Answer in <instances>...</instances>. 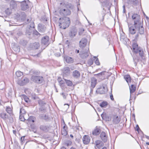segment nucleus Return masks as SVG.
Wrapping results in <instances>:
<instances>
[{
    "mask_svg": "<svg viewBox=\"0 0 149 149\" xmlns=\"http://www.w3.org/2000/svg\"><path fill=\"white\" fill-rule=\"evenodd\" d=\"M131 49L134 53L132 57L135 65L136 66L137 63L141 60L140 57L142 58L144 56L143 49L142 47L139 46L138 44L136 42L133 43Z\"/></svg>",
    "mask_w": 149,
    "mask_h": 149,
    "instance_id": "1",
    "label": "nucleus"
},
{
    "mask_svg": "<svg viewBox=\"0 0 149 149\" xmlns=\"http://www.w3.org/2000/svg\"><path fill=\"white\" fill-rule=\"evenodd\" d=\"M65 8L60 9L59 13L62 15H69L71 13V10L73 9L74 6L70 3H66L65 4Z\"/></svg>",
    "mask_w": 149,
    "mask_h": 149,
    "instance_id": "2",
    "label": "nucleus"
},
{
    "mask_svg": "<svg viewBox=\"0 0 149 149\" xmlns=\"http://www.w3.org/2000/svg\"><path fill=\"white\" fill-rule=\"evenodd\" d=\"M59 27L61 29H65L68 27L70 24V19L68 17H64L59 19Z\"/></svg>",
    "mask_w": 149,
    "mask_h": 149,
    "instance_id": "3",
    "label": "nucleus"
},
{
    "mask_svg": "<svg viewBox=\"0 0 149 149\" xmlns=\"http://www.w3.org/2000/svg\"><path fill=\"white\" fill-rule=\"evenodd\" d=\"M132 18L134 21V25L135 27L139 26L141 24L140 22V16L137 14H134L132 16Z\"/></svg>",
    "mask_w": 149,
    "mask_h": 149,
    "instance_id": "4",
    "label": "nucleus"
},
{
    "mask_svg": "<svg viewBox=\"0 0 149 149\" xmlns=\"http://www.w3.org/2000/svg\"><path fill=\"white\" fill-rule=\"evenodd\" d=\"M31 79L33 81L39 84L42 82L43 80L42 77L40 76H33L31 77Z\"/></svg>",
    "mask_w": 149,
    "mask_h": 149,
    "instance_id": "5",
    "label": "nucleus"
},
{
    "mask_svg": "<svg viewBox=\"0 0 149 149\" xmlns=\"http://www.w3.org/2000/svg\"><path fill=\"white\" fill-rule=\"evenodd\" d=\"M29 1L28 0L27 1H23L21 3V9L22 10H25L28 9L29 7Z\"/></svg>",
    "mask_w": 149,
    "mask_h": 149,
    "instance_id": "6",
    "label": "nucleus"
},
{
    "mask_svg": "<svg viewBox=\"0 0 149 149\" xmlns=\"http://www.w3.org/2000/svg\"><path fill=\"white\" fill-rule=\"evenodd\" d=\"M107 91V88L106 86H101L97 89L96 92L100 94H103L105 93Z\"/></svg>",
    "mask_w": 149,
    "mask_h": 149,
    "instance_id": "7",
    "label": "nucleus"
},
{
    "mask_svg": "<svg viewBox=\"0 0 149 149\" xmlns=\"http://www.w3.org/2000/svg\"><path fill=\"white\" fill-rule=\"evenodd\" d=\"M49 37L48 36H46L42 38L41 42L42 44L48 46L49 44Z\"/></svg>",
    "mask_w": 149,
    "mask_h": 149,
    "instance_id": "8",
    "label": "nucleus"
},
{
    "mask_svg": "<svg viewBox=\"0 0 149 149\" xmlns=\"http://www.w3.org/2000/svg\"><path fill=\"white\" fill-rule=\"evenodd\" d=\"M89 48H87V49L85 50V51L83 50L79 54L80 57L82 58L87 57L88 56V52L89 51Z\"/></svg>",
    "mask_w": 149,
    "mask_h": 149,
    "instance_id": "9",
    "label": "nucleus"
},
{
    "mask_svg": "<svg viewBox=\"0 0 149 149\" xmlns=\"http://www.w3.org/2000/svg\"><path fill=\"white\" fill-rule=\"evenodd\" d=\"M87 42V40L85 38H83L79 42V46L81 48H83L86 45Z\"/></svg>",
    "mask_w": 149,
    "mask_h": 149,
    "instance_id": "10",
    "label": "nucleus"
},
{
    "mask_svg": "<svg viewBox=\"0 0 149 149\" xmlns=\"http://www.w3.org/2000/svg\"><path fill=\"white\" fill-rule=\"evenodd\" d=\"M129 27L130 33L131 34H134L136 33V29L138 28V26H137L136 27H135L134 25L130 27L129 26Z\"/></svg>",
    "mask_w": 149,
    "mask_h": 149,
    "instance_id": "11",
    "label": "nucleus"
},
{
    "mask_svg": "<svg viewBox=\"0 0 149 149\" xmlns=\"http://www.w3.org/2000/svg\"><path fill=\"white\" fill-rule=\"evenodd\" d=\"M72 76L75 79H79L80 76V73L77 70H75L72 72Z\"/></svg>",
    "mask_w": 149,
    "mask_h": 149,
    "instance_id": "12",
    "label": "nucleus"
},
{
    "mask_svg": "<svg viewBox=\"0 0 149 149\" xmlns=\"http://www.w3.org/2000/svg\"><path fill=\"white\" fill-rule=\"evenodd\" d=\"M46 29L45 26L42 24H40L38 26V30L39 32H44Z\"/></svg>",
    "mask_w": 149,
    "mask_h": 149,
    "instance_id": "13",
    "label": "nucleus"
},
{
    "mask_svg": "<svg viewBox=\"0 0 149 149\" xmlns=\"http://www.w3.org/2000/svg\"><path fill=\"white\" fill-rule=\"evenodd\" d=\"M100 137L102 141L104 142H106L107 140V136L105 132H102L100 134Z\"/></svg>",
    "mask_w": 149,
    "mask_h": 149,
    "instance_id": "14",
    "label": "nucleus"
},
{
    "mask_svg": "<svg viewBox=\"0 0 149 149\" xmlns=\"http://www.w3.org/2000/svg\"><path fill=\"white\" fill-rule=\"evenodd\" d=\"M82 140L84 144H87L90 142V138L88 136L85 135L83 137Z\"/></svg>",
    "mask_w": 149,
    "mask_h": 149,
    "instance_id": "15",
    "label": "nucleus"
},
{
    "mask_svg": "<svg viewBox=\"0 0 149 149\" xmlns=\"http://www.w3.org/2000/svg\"><path fill=\"white\" fill-rule=\"evenodd\" d=\"M40 129L42 131L47 132L49 131V129L48 126L45 125H40Z\"/></svg>",
    "mask_w": 149,
    "mask_h": 149,
    "instance_id": "16",
    "label": "nucleus"
},
{
    "mask_svg": "<svg viewBox=\"0 0 149 149\" xmlns=\"http://www.w3.org/2000/svg\"><path fill=\"white\" fill-rule=\"evenodd\" d=\"M29 81V79L25 77L22 81H19L18 84L21 86H23L28 83Z\"/></svg>",
    "mask_w": 149,
    "mask_h": 149,
    "instance_id": "17",
    "label": "nucleus"
},
{
    "mask_svg": "<svg viewBox=\"0 0 149 149\" xmlns=\"http://www.w3.org/2000/svg\"><path fill=\"white\" fill-rule=\"evenodd\" d=\"M97 83V80L94 78L91 79V90H93V89L95 87Z\"/></svg>",
    "mask_w": 149,
    "mask_h": 149,
    "instance_id": "18",
    "label": "nucleus"
},
{
    "mask_svg": "<svg viewBox=\"0 0 149 149\" xmlns=\"http://www.w3.org/2000/svg\"><path fill=\"white\" fill-rule=\"evenodd\" d=\"M101 116L102 119L106 121H109L111 120V117L107 116L105 113H103L101 115Z\"/></svg>",
    "mask_w": 149,
    "mask_h": 149,
    "instance_id": "19",
    "label": "nucleus"
},
{
    "mask_svg": "<svg viewBox=\"0 0 149 149\" xmlns=\"http://www.w3.org/2000/svg\"><path fill=\"white\" fill-rule=\"evenodd\" d=\"M120 118L118 116H114L113 118V121L114 124H117L119 123Z\"/></svg>",
    "mask_w": 149,
    "mask_h": 149,
    "instance_id": "20",
    "label": "nucleus"
},
{
    "mask_svg": "<svg viewBox=\"0 0 149 149\" xmlns=\"http://www.w3.org/2000/svg\"><path fill=\"white\" fill-rule=\"evenodd\" d=\"M138 29L139 33L141 34H143L144 33V29L143 26L141 25V24L139 25V26H138V28H137Z\"/></svg>",
    "mask_w": 149,
    "mask_h": 149,
    "instance_id": "21",
    "label": "nucleus"
},
{
    "mask_svg": "<svg viewBox=\"0 0 149 149\" xmlns=\"http://www.w3.org/2000/svg\"><path fill=\"white\" fill-rule=\"evenodd\" d=\"M77 33L76 31L74 30H72L69 33L70 36L73 38L74 37Z\"/></svg>",
    "mask_w": 149,
    "mask_h": 149,
    "instance_id": "22",
    "label": "nucleus"
},
{
    "mask_svg": "<svg viewBox=\"0 0 149 149\" xmlns=\"http://www.w3.org/2000/svg\"><path fill=\"white\" fill-rule=\"evenodd\" d=\"M10 6L13 9L16 8L17 6L16 2L14 0H11L10 2Z\"/></svg>",
    "mask_w": 149,
    "mask_h": 149,
    "instance_id": "23",
    "label": "nucleus"
},
{
    "mask_svg": "<svg viewBox=\"0 0 149 149\" xmlns=\"http://www.w3.org/2000/svg\"><path fill=\"white\" fill-rule=\"evenodd\" d=\"M130 97H131L132 94L135 91L136 88L133 85H132L130 87Z\"/></svg>",
    "mask_w": 149,
    "mask_h": 149,
    "instance_id": "24",
    "label": "nucleus"
},
{
    "mask_svg": "<svg viewBox=\"0 0 149 149\" xmlns=\"http://www.w3.org/2000/svg\"><path fill=\"white\" fill-rule=\"evenodd\" d=\"M0 116L4 120L8 118V116L4 112L0 113Z\"/></svg>",
    "mask_w": 149,
    "mask_h": 149,
    "instance_id": "25",
    "label": "nucleus"
},
{
    "mask_svg": "<svg viewBox=\"0 0 149 149\" xmlns=\"http://www.w3.org/2000/svg\"><path fill=\"white\" fill-rule=\"evenodd\" d=\"M66 61L69 63H72L73 62V59L69 56H67L65 58Z\"/></svg>",
    "mask_w": 149,
    "mask_h": 149,
    "instance_id": "26",
    "label": "nucleus"
},
{
    "mask_svg": "<svg viewBox=\"0 0 149 149\" xmlns=\"http://www.w3.org/2000/svg\"><path fill=\"white\" fill-rule=\"evenodd\" d=\"M124 78L128 84L130 83L131 81V78L130 75H126L124 76Z\"/></svg>",
    "mask_w": 149,
    "mask_h": 149,
    "instance_id": "27",
    "label": "nucleus"
},
{
    "mask_svg": "<svg viewBox=\"0 0 149 149\" xmlns=\"http://www.w3.org/2000/svg\"><path fill=\"white\" fill-rule=\"evenodd\" d=\"M70 70L69 67H66L64 68L63 73L66 75H68L70 73Z\"/></svg>",
    "mask_w": 149,
    "mask_h": 149,
    "instance_id": "28",
    "label": "nucleus"
},
{
    "mask_svg": "<svg viewBox=\"0 0 149 149\" xmlns=\"http://www.w3.org/2000/svg\"><path fill=\"white\" fill-rule=\"evenodd\" d=\"M100 132V129L98 128H96L92 132L93 135H96L99 134Z\"/></svg>",
    "mask_w": 149,
    "mask_h": 149,
    "instance_id": "29",
    "label": "nucleus"
},
{
    "mask_svg": "<svg viewBox=\"0 0 149 149\" xmlns=\"http://www.w3.org/2000/svg\"><path fill=\"white\" fill-rule=\"evenodd\" d=\"M56 50H57L56 49L54 51V54L57 57H59L61 55V53L60 52H61V50L60 49H58V52H56Z\"/></svg>",
    "mask_w": 149,
    "mask_h": 149,
    "instance_id": "30",
    "label": "nucleus"
},
{
    "mask_svg": "<svg viewBox=\"0 0 149 149\" xmlns=\"http://www.w3.org/2000/svg\"><path fill=\"white\" fill-rule=\"evenodd\" d=\"M95 143L97 147L100 148V145L102 146V144H103L100 140H97L95 141Z\"/></svg>",
    "mask_w": 149,
    "mask_h": 149,
    "instance_id": "31",
    "label": "nucleus"
},
{
    "mask_svg": "<svg viewBox=\"0 0 149 149\" xmlns=\"http://www.w3.org/2000/svg\"><path fill=\"white\" fill-rule=\"evenodd\" d=\"M108 105V103L106 101H103L100 104V106L102 107H106Z\"/></svg>",
    "mask_w": 149,
    "mask_h": 149,
    "instance_id": "32",
    "label": "nucleus"
},
{
    "mask_svg": "<svg viewBox=\"0 0 149 149\" xmlns=\"http://www.w3.org/2000/svg\"><path fill=\"white\" fill-rule=\"evenodd\" d=\"M40 118L42 120H47L48 119L49 117L46 115H42L40 116Z\"/></svg>",
    "mask_w": 149,
    "mask_h": 149,
    "instance_id": "33",
    "label": "nucleus"
},
{
    "mask_svg": "<svg viewBox=\"0 0 149 149\" xmlns=\"http://www.w3.org/2000/svg\"><path fill=\"white\" fill-rule=\"evenodd\" d=\"M65 83L68 86H72V83L71 81L67 79H65Z\"/></svg>",
    "mask_w": 149,
    "mask_h": 149,
    "instance_id": "34",
    "label": "nucleus"
},
{
    "mask_svg": "<svg viewBox=\"0 0 149 149\" xmlns=\"http://www.w3.org/2000/svg\"><path fill=\"white\" fill-rule=\"evenodd\" d=\"M33 48L35 49H38L40 47V44L38 42H35L33 44Z\"/></svg>",
    "mask_w": 149,
    "mask_h": 149,
    "instance_id": "35",
    "label": "nucleus"
},
{
    "mask_svg": "<svg viewBox=\"0 0 149 149\" xmlns=\"http://www.w3.org/2000/svg\"><path fill=\"white\" fill-rule=\"evenodd\" d=\"M36 119V118L35 117L31 116L29 117L27 120L30 122H32L33 123H34L35 122V120Z\"/></svg>",
    "mask_w": 149,
    "mask_h": 149,
    "instance_id": "36",
    "label": "nucleus"
},
{
    "mask_svg": "<svg viewBox=\"0 0 149 149\" xmlns=\"http://www.w3.org/2000/svg\"><path fill=\"white\" fill-rule=\"evenodd\" d=\"M72 142L70 140L67 141L65 143V145L68 146H71L72 145Z\"/></svg>",
    "mask_w": 149,
    "mask_h": 149,
    "instance_id": "37",
    "label": "nucleus"
},
{
    "mask_svg": "<svg viewBox=\"0 0 149 149\" xmlns=\"http://www.w3.org/2000/svg\"><path fill=\"white\" fill-rule=\"evenodd\" d=\"M67 130L62 129L61 131L62 134L64 136H66L68 134Z\"/></svg>",
    "mask_w": 149,
    "mask_h": 149,
    "instance_id": "38",
    "label": "nucleus"
},
{
    "mask_svg": "<svg viewBox=\"0 0 149 149\" xmlns=\"http://www.w3.org/2000/svg\"><path fill=\"white\" fill-rule=\"evenodd\" d=\"M16 75L18 77H20L22 76L23 74V73L20 71H17L16 72Z\"/></svg>",
    "mask_w": 149,
    "mask_h": 149,
    "instance_id": "39",
    "label": "nucleus"
},
{
    "mask_svg": "<svg viewBox=\"0 0 149 149\" xmlns=\"http://www.w3.org/2000/svg\"><path fill=\"white\" fill-rule=\"evenodd\" d=\"M26 111L23 108L20 109L19 113L20 114L24 115L25 114Z\"/></svg>",
    "mask_w": 149,
    "mask_h": 149,
    "instance_id": "40",
    "label": "nucleus"
},
{
    "mask_svg": "<svg viewBox=\"0 0 149 149\" xmlns=\"http://www.w3.org/2000/svg\"><path fill=\"white\" fill-rule=\"evenodd\" d=\"M38 103L39 105L41 107L43 106L46 104V103L44 102L41 100H39L38 101Z\"/></svg>",
    "mask_w": 149,
    "mask_h": 149,
    "instance_id": "41",
    "label": "nucleus"
},
{
    "mask_svg": "<svg viewBox=\"0 0 149 149\" xmlns=\"http://www.w3.org/2000/svg\"><path fill=\"white\" fill-rule=\"evenodd\" d=\"M130 1L134 5H136L139 3V1L138 0H130Z\"/></svg>",
    "mask_w": 149,
    "mask_h": 149,
    "instance_id": "42",
    "label": "nucleus"
},
{
    "mask_svg": "<svg viewBox=\"0 0 149 149\" xmlns=\"http://www.w3.org/2000/svg\"><path fill=\"white\" fill-rule=\"evenodd\" d=\"M19 118L20 120L22 121H24V120H26L24 118V115L22 114H20Z\"/></svg>",
    "mask_w": 149,
    "mask_h": 149,
    "instance_id": "43",
    "label": "nucleus"
},
{
    "mask_svg": "<svg viewBox=\"0 0 149 149\" xmlns=\"http://www.w3.org/2000/svg\"><path fill=\"white\" fill-rule=\"evenodd\" d=\"M23 98H24V101L26 102H28L29 100L28 97L26 95H23Z\"/></svg>",
    "mask_w": 149,
    "mask_h": 149,
    "instance_id": "44",
    "label": "nucleus"
},
{
    "mask_svg": "<svg viewBox=\"0 0 149 149\" xmlns=\"http://www.w3.org/2000/svg\"><path fill=\"white\" fill-rule=\"evenodd\" d=\"M20 43L23 46H25L27 43V42L25 40H22L20 41Z\"/></svg>",
    "mask_w": 149,
    "mask_h": 149,
    "instance_id": "45",
    "label": "nucleus"
},
{
    "mask_svg": "<svg viewBox=\"0 0 149 149\" xmlns=\"http://www.w3.org/2000/svg\"><path fill=\"white\" fill-rule=\"evenodd\" d=\"M95 59V63L97 65H99L100 64L98 58L95 57H94Z\"/></svg>",
    "mask_w": 149,
    "mask_h": 149,
    "instance_id": "46",
    "label": "nucleus"
},
{
    "mask_svg": "<svg viewBox=\"0 0 149 149\" xmlns=\"http://www.w3.org/2000/svg\"><path fill=\"white\" fill-rule=\"evenodd\" d=\"M93 62V59L91 58L89 59L88 61V64L90 65H92Z\"/></svg>",
    "mask_w": 149,
    "mask_h": 149,
    "instance_id": "47",
    "label": "nucleus"
},
{
    "mask_svg": "<svg viewBox=\"0 0 149 149\" xmlns=\"http://www.w3.org/2000/svg\"><path fill=\"white\" fill-rule=\"evenodd\" d=\"M32 33L31 31L29 29V30H27L26 32V34L27 35L30 36L31 35Z\"/></svg>",
    "mask_w": 149,
    "mask_h": 149,
    "instance_id": "48",
    "label": "nucleus"
},
{
    "mask_svg": "<svg viewBox=\"0 0 149 149\" xmlns=\"http://www.w3.org/2000/svg\"><path fill=\"white\" fill-rule=\"evenodd\" d=\"M6 12L7 14L9 15L11 13V10L10 9L8 8L6 10Z\"/></svg>",
    "mask_w": 149,
    "mask_h": 149,
    "instance_id": "49",
    "label": "nucleus"
},
{
    "mask_svg": "<svg viewBox=\"0 0 149 149\" xmlns=\"http://www.w3.org/2000/svg\"><path fill=\"white\" fill-rule=\"evenodd\" d=\"M11 109L9 107H7L6 109V111L8 113H10L11 112Z\"/></svg>",
    "mask_w": 149,
    "mask_h": 149,
    "instance_id": "50",
    "label": "nucleus"
},
{
    "mask_svg": "<svg viewBox=\"0 0 149 149\" xmlns=\"http://www.w3.org/2000/svg\"><path fill=\"white\" fill-rule=\"evenodd\" d=\"M139 36V34H137L136 35L134 39V40L136 41L138 39V38Z\"/></svg>",
    "mask_w": 149,
    "mask_h": 149,
    "instance_id": "51",
    "label": "nucleus"
},
{
    "mask_svg": "<svg viewBox=\"0 0 149 149\" xmlns=\"http://www.w3.org/2000/svg\"><path fill=\"white\" fill-rule=\"evenodd\" d=\"M107 72L106 71H104L103 72H101L98 73L97 74V75H104L105 73H106Z\"/></svg>",
    "mask_w": 149,
    "mask_h": 149,
    "instance_id": "52",
    "label": "nucleus"
},
{
    "mask_svg": "<svg viewBox=\"0 0 149 149\" xmlns=\"http://www.w3.org/2000/svg\"><path fill=\"white\" fill-rule=\"evenodd\" d=\"M17 35L18 36H21V35H22V32L21 31H18L17 33Z\"/></svg>",
    "mask_w": 149,
    "mask_h": 149,
    "instance_id": "53",
    "label": "nucleus"
},
{
    "mask_svg": "<svg viewBox=\"0 0 149 149\" xmlns=\"http://www.w3.org/2000/svg\"><path fill=\"white\" fill-rule=\"evenodd\" d=\"M65 81L63 80H62L59 83L60 85L61 86H63V85L65 83Z\"/></svg>",
    "mask_w": 149,
    "mask_h": 149,
    "instance_id": "54",
    "label": "nucleus"
},
{
    "mask_svg": "<svg viewBox=\"0 0 149 149\" xmlns=\"http://www.w3.org/2000/svg\"><path fill=\"white\" fill-rule=\"evenodd\" d=\"M25 137V136H23L21 138V141L22 142V143H24V138Z\"/></svg>",
    "mask_w": 149,
    "mask_h": 149,
    "instance_id": "55",
    "label": "nucleus"
},
{
    "mask_svg": "<svg viewBox=\"0 0 149 149\" xmlns=\"http://www.w3.org/2000/svg\"><path fill=\"white\" fill-rule=\"evenodd\" d=\"M30 27L31 28H34V23L33 22H32L30 25Z\"/></svg>",
    "mask_w": 149,
    "mask_h": 149,
    "instance_id": "56",
    "label": "nucleus"
},
{
    "mask_svg": "<svg viewBox=\"0 0 149 149\" xmlns=\"http://www.w3.org/2000/svg\"><path fill=\"white\" fill-rule=\"evenodd\" d=\"M41 111H45L46 109V108L45 107H40L39 109Z\"/></svg>",
    "mask_w": 149,
    "mask_h": 149,
    "instance_id": "57",
    "label": "nucleus"
},
{
    "mask_svg": "<svg viewBox=\"0 0 149 149\" xmlns=\"http://www.w3.org/2000/svg\"><path fill=\"white\" fill-rule=\"evenodd\" d=\"M135 129L137 131H138L140 129L138 125H136Z\"/></svg>",
    "mask_w": 149,
    "mask_h": 149,
    "instance_id": "58",
    "label": "nucleus"
},
{
    "mask_svg": "<svg viewBox=\"0 0 149 149\" xmlns=\"http://www.w3.org/2000/svg\"><path fill=\"white\" fill-rule=\"evenodd\" d=\"M110 98L111 100H114L113 96L112 93L111 94H110Z\"/></svg>",
    "mask_w": 149,
    "mask_h": 149,
    "instance_id": "59",
    "label": "nucleus"
},
{
    "mask_svg": "<svg viewBox=\"0 0 149 149\" xmlns=\"http://www.w3.org/2000/svg\"><path fill=\"white\" fill-rule=\"evenodd\" d=\"M62 95H63V98L64 99H66V95H65V93H62Z\"/></svg>",
    "mask_w": 149,
    "mask_h": 149,
    "instance_id": "60",
    "label": "nucleus"
},
{
    "mask_svg": "<svg viewBox=\"0 0 149 149\" xmlns=\"http://www.w3.org/2000/svg\"><path fill=\"white\" fill-rule=\"evenodd\" d=\"M64 125L63 126V129H65V130H67V127L66 126V125L65 124V123H64Z\"/></svg>",
    "mask_w": 149,
    "mask_h": 149,
    "instance_id": "61",
    "label": "nucleus"
},
{
    "mask_svg": "<svg viewBox=\"0 0 149 149\" xmlns=\"http://www.w3.org/2000/svg\"><path fill=\"white\" fill-rule=\"evenodd\" d=\"M84 29H82L81 30V31L79 32V35H81L82 34V33H83V32H84Z\"/></svg>",
    "mask_w": 149,
    "mask_h": 149,
    "instance_id": "62",
    "label": "nucleus"
},
{
    "mask_svg": "<svg viewBox=\"0 0 149 149\" xmlns=\"http://www.w3.org/2000/svg\"><path fill=\"white\" fill-rule=\"evenodd\" d=\"M62 80L61 79V78L59 77L58 78V80L59 83Z\"/></svg>",
    "mask_w": 149,
    "mask_h": 149,
    "instance_id": "63",
    "label": "nucleus"
},
{
    "mask_svg": "<svg viewBox=\"0 0 149 149\" xmlns=\"http://www.w3.org/2000/svg\"><path fill=\"white\" fill-rule=\"evenodd\" d=\"M75 52L76 53H79V50L76 49Z\"/></svg>",
    "mask_w": 149,
    "mask_h": 149,
    "instance_id": "64",
    "label": "nucleus"
}]
</instances>
